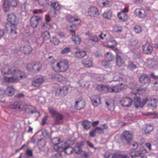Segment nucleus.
Here are the masks:
<instances>
[{
  "mask_svg": "<svg viewBox=\"0 0 158 158\" xmlns=\"http://www.w3.org/2000/svg\"><path fill=\"white\" fill-rule=\"evenodd\" d=\"M1 73L3 75H12L15 76L11 77H4V79L5 82L10 83L19 82L23 78L27 77L25 73L21 71L17 67L13 66L10 67L7 66L3 68L1 70Z\"/></svg>",
  "mask_w": 158,
  "mask_h": 158,
  "instance_id": "1",
  "label": "nucleus"
},
{
  "mask_svg": "<svg viewBox=\"0 0 158 158\" xmlns=\"http://www.w3.org/2000/svg\"><path fill=\"white\" fill-rule=\"evenodd\" d=\"M52 143L54 144V148L57 151L61 152L63 151L65 154H71L73 151L78 154L79 153V146L74 147V148L67 145L66 142H60L59 138H53L52 140Z\"/></svg>",
  "mask_w": 158,
  "mask_h": 158,
  "instance_id": "2",
  "label": "nucleus"
},
{
  "mask_svg": "<svg viewBox=\"0 0 158 158\" xmlns=\"http://www.w3.org/2000/svg\"><path fill=\"white\" fill-rule=\"evenodd\" d=\"M7 20L10 23H7L6 28L7 31L13 34H17L16 26L18 23V19L13 13L8 14Z\"/></svg>",
  "mask_w": 158,
  "mask_h": 158,
  "instance_id": "3",
  "label": "nucleus"
},
{
  "mask_svg": "<svg viewBox=\"0 0 158 158\" xmlns=\"http://www.w3.org/2000/svg\"><path fill=\"white\" fill-rule=\"evenodd\" d=\"M68 61L66 60H62L58 62L55 67L52 66L53 70L57 72H64L67 70L69 68Z\"/></svg>",
  "mask_w": 158,
  "mask_h": 158,
  "instance_id": "4",
  "label": "nucleus"
},
{
  "mask_svg": "<svg viewBox=\"0 0 158 158\" xmlns=\"http://www.w3.org/2000/svg\"><path fill=\"white\" fill-rule=\"evenodd\" d=\"M42 65L40 63L33 62L27 64L26 68L28 71L36 73L40 70Z\"/></svg>",
  "mask_w": 158,
  "mask_h": 158,
  "instance_id": "5",
  "label": "nucleus"
},
{
  "mask_svg": "<svg viewBox=\"0 0 158 158\" xmlns=\"http://www.w3.org/2000/svg\"><path fill=\"white\" fill-rule=\"evenodd\" d=\"M44 81V79L43 76L37 75L32 80L31 84L34 87H38L43 84Z\"/></svg>",
  "mask_w": 158,
  "mask_h": 158,
  "instance_id": "6",
  "label": "nucleus"
},
{
  "mask_svg": "<svg viewBox=\"0 0 158 158\" xmlns=\"http://www.w3.org/2000/svg\"><path fill=\"white\" fill-rule=\"evenodd\" d=\"M42 20V19L41 17L36 15L33 16L30 19V25L33 28H35L37 27L39 22H41Z\"/></svg>",
  "mask_w": 158,
  "mask_h": 158,
  "instance_id": "7",
  "label": "nucleus"
},
{
  "mask_svg": "<svg viewBox=\"0 0 158 158\" xmlns=\"http://www.w3.org/2000/svg\"><path fill=\"white\" fill-rule=\"evenodd\" d=\"M69 87L67 86H62L56 90L55 95L56 96L64 97L68 94Z\"/></svg>",
  "mask_w": 158,
  "mask_h": 158,
  "instance_id": "8",
  "label": "nucleus"
},
{
  "mask_svg": "<svg viewBox=\"0 0 158 158\" xmlns=\"http://www.w3.org/2000/svg\"><path fill=\"white\" fill-rule=\"evenodd\" d=\"M20 50L22 53L27 55L32 54L33 52L32 47L28 45L21 46Z\"/></svg>",
  "mask_w": 158,
  "mask_h": 158,
  "instance_id": "9",
  "label": "nucleus"
},
{
  "mask_svg": "<svg viewBox=\"0 0 158 158\" xmlns=\"http://www.w3.org/2000/svg\"><path fill=\"white\" fill-rule=\"evenodd\" d=\"M87 12L91 17H97L99 15L98 10L96 6H92L89 8Z\"/></svg>",
  "mask_w": 158,
  "mask_h": 158,
  "instance_id": "10",
  "label": "nucleus"
},
{
  "mask_svg": "<svg viewBox=\"0 0 158 158\" xmlns=\"http://www.w3.org/2000/svg\"><path fill=\"white\" fill-rule=\"evenodd\" d=\"M104 158H129L127 155L115 153L111 155L108 152H106L104 154Z\"/></svg>",
  "mask_w": 158,
  "mask_h": 158,
  "instance_id": "11",
  "label": "nucleus"
},
{
  "mask_svg": "<svg viewBox=\"0 0 158 158\" xmlns=\"http://www.w3.org/2000/svg\"><path fill=\"white\" fill-rule=\"evenodd\" d=\"M147 152V150L143 147H141L138 150L130 153V155L132 157H135L140 156L141 154H144Z\"/></svg>",
  "mask_w": 158,
  "mask_h": 158,
  "instance_id": "12",
  "label": "nucleus"
},
{
  "mask_svg": "<svg viewBox=\"0 0 158 158\" xmlns=\"http://www.w3.org/2000/svg\"><path fill=\"white\" fill-rule=\"evenodd\" d=\"M97 89L102 94H107L110 93L109 86L104 85H98L97 87Z\"/></svg>",
  "mask_w": 158,
  "mask_h": 158,
  "instance_id": "13",
  "label": "nucleus"
},
{
  "mask_svg": "<svg viewBox=\"0 0 158 158\" xmlns=\"http://www.w3.org/2000/svg\"><path fill=\"white\" fill-rule=\"evenodd\" d=\"M83 66L86 68H89L93 66L92 58L91 57L88 56L86 58H84L81 61Z\"/></svg>",
  "mask_w": 158,
  "mask_h": 158,
  "instance_id": "14",
  "label": "nucleus"
},
{
  "mask_svg": "<svg viewBox=\"0 0 158 158\" xmlns=\"http://www.w3.org/2000/svg\"><path fill=\"white\" fill-rule=\"evenodd\" d=\"M120 102L123 106L126 107H129L132 104V100L131 98L126 97L122 99Z\"/></svg>",
  "mask_w": 158,
  "mask_h": 158,
  "instance_id": "15",
  "label": "nucleus"
},
{
  "mask_svg": "<svg viewBox=\"0 0 158 158\" xmlns=\"http://www.w3.org/2000/svg\"><path fill=\"white\" fill-rule=\"evenodd\" d=\"M91 100L93 105L94 106H97L101 103V97L99 95H94L92 96Z\"/></svg>",
  "mask_w": 158,
  "mask_h": 158,
  "instance_id": "16",
  "label": "nucleus"
},
{
  "mask_svg": "<svg viewBox=\"0 0 158 158\" xmlns=\"http://www.w3.org/2000/svg\"><path fill=\"white\" fill-rule=\"evenodd\" d=\"M122 135L124 139L128 143H129L130 141L132 139L133 137V135L132 133L127 131L123 132Z\"/></svg>",
  "mask_w": 158,
  "mask_h": 158,
  "instance_id": "17",
  "label": "nucleus"
},
{
  "mask_svg": "<svg viewBox=\"0 0 158 158\" xmlns=\"http://www.w3.org/2000/svg\"><path fill=\"white\" fill-rule=\"evenodd\" d=\"M53 118L55 119L56 124L59 125L62 123L64 116L58 112Z\"/></svg>",
  "mask_w": 158,
  "mask_h": 158,
  "instance_id": "18",
  "label": "nucleus"
},
{
  "mask_svg": "<svg viewBox=\"0 0 158 158\" xmlns=\"http://www.w3.org/2000/svg\"><path fill=\"white\" fill-rule=\"evenodd\" d=\"M135 13L138 17L142 19L144 18L147 15L146 11L144 9H136Z\"/></svg>",
  "mask_w": 158,
  "mask_h": 158,
  "instance_id": "19",
  "label": "nucleus"
},
{
  "mask_svg": "<svg viewBox=\"0 0 158 158\" xmlns=\"http://www.w3.org/2000/svg\"><path fill=\"white\" fill-rule=\"evenodd\" d=\"M143 50L144 53L150 54L152 52V47L149 43L146 42L143 46Z\"/></svg>",
  "mask_w": 158,
  "mask_h": 158,
  "instance_id": "20",
  "label": "nucleus"
},
{
  "mask_svg": "<svg viewBox=\"0 0 158 158\" xmlns=\"http://www.w3.org/2000/svg\"><path fill=\"white\" fill-rule=\"evenodd\" d=\"M158 104V101L155 99H152L148 104L147 106L149 109L153 110L156 108Z\"/></svg>",
  "mask_w": 158,
  "mask_h": 158,
  "instance_id": "21",
  "label": "nucleus"
},
{
  "mask_svg": "<svg viewBox=\"0 0 158 158\" xmlns=\"http://www.w3.org/2000/svg\"><path fill=\"white\" fill-rule=\"evenodd\" d=\"M134 98V105L136 108H138L139 107H142L144 103L143 102H141V99L140 98L138 97H135Z\"/></svg>",
  "mask_w": 158,
  "mask_h": 158,
  "instance_id": "22",
  "label": "nucleus"
},
{
  "mask_svg": "<svg viewBox=\"0 0 158 158\" xmlns=\"http://www.w3.org/2000/svg\"><path fill=\"white\" fill-rule=\"evenodd\" d=\"M121 83L120 85H116L114 86H109L110 93H117L121 90L120 86L123 85Z\"/></svg>",
  "mask_w": 158,
  "mask_h": 158,
  "instance_id": "23",
  "label": "nucleus"
},
{
  "mask_svg": "<svg viewBox=\"0 0 158 158\" xmlns=\"http://www.w3.org/2000/svg\"><path fill=\"white\" fill-rule=\"evenodd\" d=\"M140 82L143 84H146L150 82V79L146 75H142L139 79Z\"/></svg>",
  "mask_w": 158,
  "mask_h": 158,
  "instance_id": "24",
  "label": "nucleus"
},
{
  "mask_svg": "<svg viewBox=\"0 0 158 158\" xmlns=\"http://www.w3.org/2000/svg\"><path fill=\"white\" fill-rule=\"evenodd\" d=\"M52 78L54 80L59 81H64L65 79V77L63 76L62 75L58 74L53 75L52 76Z\"/></svg>",
  "mask_w": 158,
  "mask_h": 158,
  "instance_id": "25",
  "label": "nucleus"
},
{
  "mask_svg": "<svg viewBox=\"0 0 158 158\" xmlns=\"http://www.w3.org/2000/svg\"><path fill=\"white\" fill-rule=\"evenodd\" d=\"M112 3L110 0H106L104 2H100L98 5L100 7H110L112 5Z\"/></svg>",
  "mask_w": 158,
  "mask_h": 158,
  "instance_id": "26",
  "label": "nucleus"
},
{
  "mask_svg": "<svg viewBox=\"0 0 158 158\" xmlns=\"http://www.w3.org/2000/svg\"><path fill=\"white\" fill-rule=\"evenodd\" d=\"M69 31L73 33L72 39L74 43L76 44H79V36L78 35L75 36V30H70Z\"/></svg>",
  "mask_w": 158,
  "mask_h": 158,
  "instance_id": "27",
  "label": "nucleus"
},
{
  "mask_svg": "<svg viewBox=\"0 0 158 158\" xmlns=\"http://www.w3.org/2000/svg\"><path fill=\"white\" fill-rule=\"evenodd\" d=\"M51 5L55 11H58L61 8V5L58 2H55L54 0L51 1Z\"/></svg>",
  "mask_w": 158,
  "mask_h": 158,
  "instance_id": "28",
  "label": "nucleus"
},
{
  "mask_svg": "<svg viewBox=\"0 0 158 158\" xmlns=\"http://www.w3.org/2000/svg\"><path fill=\"white\" fill-rule=\"evenodd\" d=\"M99 40V39L97 36L94 35L92 36L91 38L88 39V44L89 45L92 46L94 44L93 42H98Z\"/></svg>",
  "mask_w": 158,
  "mask_h": 158,
  "instance_id": "29",
  "label": "nucleus"
},
{
  "mask_svg": "<svg viewBox=\"0 0 158 158\" xmlns=\"http://www.w3.org/2000/svg\"><path fill=\"white\" fill-rule=\"evenodd\" d=\"M3 8L4 11L6 12H8L10 9V5L9 0H5L3 2Z\"/></svg>",
  "mask_w": 158,
  "mask_h": 158,
  "instance_id": "30",
  "label": "nucleus"
},
{
  "mask_svg": "<svg viewBox=\"0 0 158 158\" xmlns=\"http://www.w3.org/2000/svg\"><path fill=\"white\" fill-rule=\"evenodd\" d=\"M112 15V12L111 10L109 9L104 11L103 14V16L104 18L110 19L111 18Z\"/></svg>",
  "mask_w": 158,
  "mask_h": 158,
  "instance_id": "31",
  "label": "nucleus"
},
{
  "mask_svg": "<svg viewBox=\"0 0 158 158\" xmlns=\"http://www.w3.org/2000/svg\"><path fill=\"white\" fill-rule=\"evenodd\" d=\"M116 60L117 65L118 66H121V65L124 63L125 61V60L124 58L121 57V56L118 55H117Z\"/></svg>",
  "mask_w": 158,
  "mask_h": 158,
  "instance_id": "32",
  "label": "nucleus"
},
{
  "mask_svg": "<svg viewBox=\"0 0 158 158\" xmlns=\"http://www.w3.org/2000/svg\"><path fill=\"white\" fill-rule=\"evenodd\" d=\"M82 125L84 128L86 130H88L90 129L91 123L87 120H85L81 122Z\"/></svg>",
  "mask_w": 158,
  "mask_h": 158,
  "instance_id": "33",
  "label": "nucleus"
},
{
  "mask_svg": "<svg viewBox=\"0 0 158 158\" xmlns=\"http://www.w3.org/2000/svg\"><path fill=\"white\" fill-rule=\"evenodd\" d=\"M41 35L40 37L44 40H46L49 39L50 38V34L49 32L45 31H41Z\"/></svg>",
  "mask_w": 158,
  "mask_h": 158,
  "instance_id": "34",
  "label": "nucleus"
},
{
  "mask_svg": "<svg viewBox=\"0 0 158 158\" xmlns=\"http://www.w3.org/2000/svg\"><path fill=\"white\" fill-rule=\"evenodd\" d=\"M117 16L119 19L123 20H126L128 18L127 15L125 13L119 12L118 13Z\"/></svg>",
  "mask_w": 158,
  "mask_h": 158,
  "instance_id": "35",
  "label": "nucleus"
},
{
  "mask_svg": "<svg viewBox=\"0 0 158 158\" xmlns=\"http://www.w3.org/2000/svg\"><path fill=\"white\" fill-rule=\"evenodd\" d=\"M52 25L48 22H46L43 23L41 26V28L46 30H49L51 28Z\"/></svg>",
  "mask_w": 158,
  "mask_h": 158,
  "instance_id": "36",
  "label": "nucleus"
},
{
  "mask_svg": "<svg viewBox=\"0 0 158 158\" xmlns=\"http://www.w3.org/2000/svg\"><path fill=\"white\" fill-rule=\"evenodd\" d=\"M32 107L31 106H26L25 107V110L27 114H32L37 112L36 110L34 111L32 110Z\"/></svg>",
  "mask_w": 158,
  "mask_h": 158,
  "instance_id": "37",
  "label": "nucleus"
},
{
  "mask_svg": "<svg viewBox=\"0 0 158 158\" xmlns=\"http://www.w3.org/2000/svg\"><path fill=\"white\" fill-rule=\"evenodd\" d=\"M114 56L111 53L107 52L105 56V59L106 60L109 62L111 61L113 59Z\"/></svg>",
  "mask_w": 158,
  "mask_h": 158,
  "instance_id": "38",
  "label": "nucleus"
},
{
  "mask_svg": "<svg viewBox=\"0 0 158 158\" xmlns=\"http://www.w3.org/2000/svg\"><path fill=\"white\" fill-rule=\"evenodd\" d=\"M66 19L68 22L71 23L79 20L78 19H75L73 16L70 15H67L66 17Z\"/></svg>",
  "mask_w": 158,
  "mask_h": 158,
  "instance_id": "39",
  "label": "nucleus"
},
{
  "mask_svg": "<svg viewBox=\"0 0 158 158\" xmlns=\"http://www.w3.org/2000/svg\"><path fill=\"white\" fill-rule=\"evenodd\" d=\"M122 27L121 26L115 25L113 27V31L114 32L120 33L122 32Z\"/></svg>",
  "mask_w": 158,
  "mask_h": 158,
  "instance_id": "40",
  "label": "nucleus"
},
{
  "mask_svg": "<svg viewBox=\"0 0 158 158\" xmlns=\"http://www.w3.org/2000/svg\"><path fill=\"white\" fill-rule=\"evenodd\" d=\"M59 40L55 37H53L51 38L50 40V42L55 45H57L60 43Z\"/></svg>",
  "mask_w": 158,
  "mask_h": 158,
  "instance_id": "41",
  "label": "nucleus"
},
{
  "mask_svg": "<svg viewBox=\"0 0 158 158\" xmlns=\"http://www.w3.org/2000/svg\"><path fill=\"white\" fill-rule=\"evenodd\" d=\"M7 91L8 92V96H12L14 94L15 90L12 86H10L7 88Z\"/></svg>",
  "mask_w": 158,
  "mask_h": 158,
  "instance_id": "42",
  "label": "nucleus"
},
{
  "mask_svg": "<svg viewBox=\"0 0 158 158\" xmlns=\"http://www.w3.org/2000/svg\"><path fill=\"white\" fill-rule=\"evenodd\" d=\"M99 37L100 40H104V42H106L108 41L107 35L106 34H104L103 33H100V35H99Z\"/></svg>",
  "mask_w": 158,
  "mask_h": 158,
  "instance_id": "43",
  "label": "nucleus"
},
{
  "mask_svg": "<svg viewBox=\"0 0 158 158\" xmlns=\"http://www.w3.org/2000/svg\"><path fill=\"white\" fill-rule=\"evenodd\" d=\"M44 41V40H43L42 37H40L36 39V43L38 47H40L43 45Z\"/></svg>",
  "mask_w": 158,
  "mask_h": 158,
  "instance_id": "44",
  "label": "nucleus"
},
{
  "mask_svg": "<svg viewBox=\"0 0 158 158\" xmlns=\"http://www.w3.org/2000/svg\"><path fill=\"white\" fill-rule=\"evenodd\" d=\"M80 155H81V158H87L89 154L86 152L82 151L80 148Z\"/></svg>",
  "mask_w": 158,
  "mask_h": 158,
  "instance_id": "45",
  "label": "nucleus"
},
{
  "mask_svg": "<svg viewBox=\"0 0 158 158\" xmlns=\"http://www.w3.org/2000/svg\"><path fill=\"white\" fill-rule=\"evenodd\" d=\"M48 110L52 117L58 112L53 107H48Z\"/></svg>",
  "mask_w": 158,
  "mask_h": 158,
  "instance_id": "46",
  "label": "nucleus"
},
{
  "mask_svg": "<svg viewBox=\"0 0 158 158\" xmlns=\"http://www.w3.org/2000/svg\"><path fill=\"white\" fill-rule=\"evenodd\" d=\"M11 109L18 110L20 109V106L19 103H16L15 104L11 105L10 106Z\"/></svg>",
  "mask_w": 158,
  "mask_h": 158,
  "instance_id": "47",
  "label": "nucleus"
},
{
  "mask_svg": "<svg viewBox=\"0 0 158 158\" xmlns=\"http://www.w3.org/2000/svg\"><path fill=\"white\" fill-rule=\"evenodd\" d=\"M37 145L41 148L43 147L45 145V142L44 139H39Z\"/></svg>",
  "mask_w": 158,
  "mask_h": 158,
  "instance_id": "48",
  "label": "nucleus"
},
{
  "mask_svg": "<svg viewBox=\"0 0 158 158\" xmlns=\"http://www.w3.org/2000/svg\"><path fill=\"white\" fill-rule=\"evenodd\" d=\"M48 61L49 64L53 65L56 62V60L53 56H49L48 58Z\"/></svg>",
  "mask_w": 158,
  "mask_h": 158,
  "instance_id": "49",
  "label": "nucleus"
},
{
  "mask_svg": "<svg viewBox=\"0 0 158 158\" xmlns=\"http://www.w3.org/2000/svg\"><path fill=\"white\" fill-rule=\"evenodd\" d=\"M153 128L152 126L151 125H147L146 128L145 129V131L146 134L149 133L153 130Z\"/></svg>",
  "mask_w": 158,
  "mask_h": 158,
  "instance_id": "50",
  "label": "nucleus"
},
{
  "mask_svg": "<svg viewBox=\"0 0 158 158\" xmlns=\"http://www.w3.org/2000/svg\"><path fill=\"white\" fill-rule=\"evenodd\" d=\"M134 30L135 33H139L142 31L141 27L139 25H136L134 28Z\"/></svg>",
  "mask_w": 158,
  "mask_h": 158,
  "instance_id": "51",
  "label": "nucleus"
},
{
  "mask_svg": "<svg viewBox=\"0 0 158 158\" xmlns=\"http://www.w3.org/2000/svg\"><path fill=\"white\" fill-rule=\"evenodd\" d=\"M71 51V48L69 47H66L64 48L61 51V53L62 54H64L68 53Z\"/></svg>",
  "mask_w": 158,
  "mask_h": 158,
  "instance_id": "52",
  "label": "nucleus"
},
{
  "mask_svg": "<svg viewBox=\"0 0 158 158\" xmlns=\"http://www.w3.org/2000/svg\"><path fill=\"white\" fill-rule=\"evenodd\" d=\"M9 2L10 6L13 7H16L17 5V0H9Z\"/></svg>",
  "mask_w": 158,
  "mask_h": 158,
  "instance_id": "53",
  "label": "nucleus"
},
{
  "mask_svg": "<svg viewBox=\"0 0 158 158\" xmlns=\"http://www.w3.org/2000/svg\"><path fill=\"white\" fill-rule=\"evenodd\" d=\"M26 154L28 157H32L33 156V151L27 148L26 152Z\"/></svg>",
  "mask_w": 158,
  "mask_h": 158,
  "instance_id": "54",
  "label": "nucleus"
},
{
  "mask_svg": "<svg viewBox=\"0 0 158 158\" xmlns=\"http://www.w3.org/2000/svg\"><path fill=\"white\" fill-rule=\"evenodd\" d=\"M6 95V91L5 89H0V98H2Z\"/></svg>",
  "mask_w": 158,
  "mask_h": 158,
  "instance_id": "55",
  "label": "nucleus"
},
{
  "mask_svg": "<svg viewBox=\"0 0 158 158\" xmlns=\"http://www.w3.org/2000/svg\"><path fill=\"white\" fill-rule=\"evenodd\" d=\"M95 129L96 131H98V133L99 134H103L104 132L103 129L99 127H97L95 128Z\"/></svg>",
  "mask_w": 158,
  "mask_h": 158,
  "instance_id": "56",
  "label": "nucleus"
},
{
  "mask_svg": "<svg viewBox=\"0 0 158 158\" xmlns=\"http://www.w3.org/2000/svg\"><path fill=\"white\" fill-rule=\"evenodd\" d=\"M96 131L95 129H94L89 132V136L91 137H94L96 136Z\"/></svg>",
  "mask_w": 158,
  "mask_h": 158,
  "instance_id": "57",
  "label": "nucleus"
},
{
  "mask_svg": "<svg viewBox=\"0 0 158 158\" xmlns=\"http://www.w3.org/2000/svg\"><path fill=\"white\" fill-rule=\"evenodd\" d=\"M39 4L41 6H44L48 2V0H38Z\"/></svg>",
  "mask_w": 158,
  "mask_h": 158,
  "instance_id": "58",
  "label": "nucleus"
},
{
  "mask_svg": "<svg viewBox=\"0 0 158 158\" xmlns=\"http://www.w3.org/2000/svg\"><path fill=\"white\" fill-rule=\"evenodd\" d=\"M81 104V106H80V110L84 108L85 106V102L84 100L80 99V104Z\"/></svg>",
  "mask_w": 158,
  "mask_h": 158,
  "instance_id": "59",
  "label": "nucleus"
},
{
  "mask_svg": "<svg viewBox=\"0 0 158 158\" xmlns=\"http://www.w3.org/2000/svg\"><path fill=\"white\" fill-rule=\"evenodd\" d=\"M114 77H113V81H122L123 79V78L120 77H119V76H114V75H113Z\"/></svg>",
  "mask_w": 158,
  "mask_h": 158,
  "instance_id": "60",
  "label": "nucleus"
},
{
  "mask_svg": "<svg viewBox=\"0 0 158 158\" xmlns=\"http://www.w3.org/2000/svg\"><path fill=\"white\" fill-rule=\"evenodd\" d=\"M128 67L131 69H133L136 68V66L132 62H129L128 63Z\"/></svg>",
  "mask_w": 158,
  "mask_h": 158,
  "instance_id": "61",
  "label": "nucleus"
},
{
  "mask_svg": "<svg viewBox=\"0 0 158 158\" xmlns=\"http://www.w3.org/2000/svg\"><path fill=\"white\" fill-rule=\"evenodd\" d=\"M130 147H132L134 149L137 148L138 146V144L137 142H133L130 144Z\"/></svg>",
  "mask_w": 158,
  "mask_h": 158,
  "instance_id": "62",
  "label": "nucleus"
},
{
  "mask_svg": "<svg viewBox=\"0 0 158 158\" xmlns=\"http://www.w3.org/2000/svg\"><path fill=\"white\" fill-rule=\"evenodd\" d=\"M21 8L22 10L24 11H25L27 10V5L25 3H23L22 4L21 6Z\"/></svg>",
  "mask_w": 158,
  "mask_h": 158,
  "instance_id": "63",
  "label": "nucleus"
},
{
  "mask_svg": "<svg viewBox=\"0 0 158 158\" xmlns=\"http://www.w3.org/2000/svg\"><path fill=\"white\" fill-rule=\"evenodd\" d=\"M62 156L60 154L58 153L56 154H55L53 155L51 158H61Z\"/></svg>",
  "mask_w": 158,
  "mask_h": 158,
  "instance_id": "64",
  "label": "nucleus"
}]
</instances>
